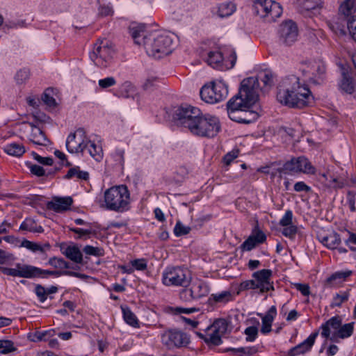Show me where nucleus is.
I'll list each match as a JSON object with an SVG mask.
<instances>
[{"label": "nucleus", "instance_id": "1", "mask_svg": "<svg viewBox=\"0 0 356 356\" xmlns=\"http://www.w3.org/2000/svg\"><path fill=\"white\" fill-rule=\"evenodd\" d=\"M259 82L256 77H249L242 81L238 94L227 103L229 118L235 122L250 124L257 114L249 109L258 101Z\"/></svg>", "mask_w": 356, "mask_h": 356}, {"label": "nucleus", "instance_id": "2", "mask_svg": "<svg viewBox=\"0 0 356 356\" xmlns=\"http://www.w3.org/2000/svg\"><path fill=\"white\" fill-rule=\"evenodd\" d=\"M129 33L134 42L143 45L147 54L156 58L168 55L172 51V39L167 33L148 32L144 25L132 24Z\"/></svg>", "mask_w": 356, "mask_h": 356}, {"label": "nucleus", "instance_id": "3", "mask_svg": "<svg viewBox=\"0 0 356 356\" xmlns=\"http://www.w3.org/2000/svg\"><path fill=\"white\" fill-rule=\"evenodd\" d=\"M277 99L282 104L302 108L311 103L312 93L305 86H300L299 78L291 75L284 78L278 86Z\"/></svg>", "mask_w": 356, "mask_h": 356}, {"label": "nucleus", "instance_id": "4", "mask_svg": "<svg viewBox=\"0 0 356 356\" xmlns=\"http://www.w3.org/2000/svg\"><path fill=\"white\" fill-rule=\"evenodd\" d=\"M130 193L125 185L113 186L104 192L105 207L116 212L129 209Z\"/></svg>", "mask_w": 356, "mask_h": 356}, {"label": "nucleus", "instance_id": "5", "mask_svg": "<svg viewBox=\"0 0 356 356\" xmlns=\"http://www.w3.org/2000/svg\"><path fill=\"white\" fill-rule=\"evenodd\" d=\"M0 270L2 273L7 275L14 277L18 276L26 278H47L49 277H58L62 275L74 276L81 279H86L89 277L84 274L69 270H42L40 268H0Z\"/></svg>", "mask_w": 356, "mask_h": 356}, {"label": "nucleus", "instance_id": "6", "mask_svg": "<svg viewBox=\"0 0 356 356\" xmlns=\"http://www.w3.org/2000/svg\"><path fill=\"white\" fill-rule=\"evenodd\" d=\"M253 13L267 22H272L282 14L280 4L273 0H251Z\"/></svg>", "mask_w": 356, "mask_h": 356}, {"label": "nucleus", "instance_id": "7", "mask_svg": "<svg viewBox=\"0 0 356 356\" xmlns=\"http://www.w3.org/2000/svg\"><path fill=\"white\" fill-rule=\"evenodd\" d=\"M220 130V124L218 118L202 113L191 130L193 135L211 138L217 135Z\"/></svg>", "mask_w": 356, "mask_h": 356}, {"label": "nucleus", "instance_id": "8", "mask_svg": "<svg viewBox=\"0 0 356 356\" xmlns=\"http://www.w3.org/2000/svg\"><path fill=\"white\" fill-rule=\"evenodd\" d=\"M228 324L226 320L217 319L204 332H197L209 346H216L222 343V337L227 332Z\"/></svg>", "mask_w": 356, "mask_h": 356}, {"label": "nucleus", "instance_id": "9", "mask_svg": "<svg viewBox=\"0 0 356 356\" xmlns=\"http://www.w3.org/2000/svg\"><path fill=\"white\" fill-rule=\"evenodd\" d=\"M201 113L202 111L197 107L182 104L175 111L172 118L178 125L183 126L191 131Z\"/></svg>", "mask_w": 356, "mask_h": 356}, {"label": "nucleus", "instance_id": "10", "mask_svg": "<svg viewBox=\"0 0 356 356\" xmlns=\"http://www.w3.org/2000/svg\"><path fill=\"white\" fill-rule=\"evenodd\" d=\"M114 55V47L105 40L95 45L92 52L90 54V58L97 66L106 68L112 64Z\"/></svg>", "mask_w": 356, "mask_h": 356}, {"label": "nucleus", "instance_id": "11", "mask_svg": "<svg viewBox=\"0 0 356 356\" xmlns=\"http://www.w3.org/2000/svg\"><path fill=\"white\" fill-rule=\"evenodd\" d=\"M228 90L227 86L221 81L204 86L200 90L201 99L209 104L219 102L227 97Z\"/></svg>", "mask_w": 356, "mask_h": 356}, {"label": "nucleus", "instance_id": "12", "mask_svg": "<svg viewBox=\"0 0 356 356\" xmlns=\"http://www.w3.org/2000/svg\"><path fill=\"white\" fill-rule=\"evenodd\" d=\"M279 172L285 175H295L298 173L314 175L315 173V168L307 158L299 156L292 158L291 160L286 161L283 166L279 169Z\"/></svg>", "mask_w": 356, "mask_h": 356}, {"label": "nucleus", "instance_id": "13", "mask_svg": "<svg viewBox=\"0 0 356 356\" xmlns=\"http://www.w3.org/2000/svg\"><path fill=\"white\" fill-rule=\"evenodd\" d=\"M162 343L170 350L186 347L190 343L189 336L177 329H169L161 335Z\"/></svg>", "mask_w": 356, "mask_h": 356}, {"label": "nucleus", "instance_id": "14", "mask_svg": "<svg viewBox=\"0 0 356 356\" xmlns=\"http://www.w3.org/2000/svg\"><path fill=\"white\" fill-rule=\"evenodd\" d=\"M191 277L184 268H167L163 273V283L166 286H186Z\"/></svg>", "mask_w": 356, "mask_h": 356}, {"label": "nucleus", "instance_id": "15", "mask_svg": "<svg viewBox=\"0 0 356 356\" xmlns=\"http://www.w3.org/2000/svg\"><path fill=\"white\" fill-rule=\"evenodd\" d=\"M89 139L83 129L79 128L74 133L70 134L66 140V147L70 153L83 152L88 146Z\"/></svg>", "mask_w": 356, "mask_h": 356}, {"label": "nucleus", "instance_id": "16", "mask_svg": "<svg viewBox=\"0 0 356 356\" xmlns=\"http://www.w3.org/2000/svg\"><path fill=\"white\" fill-rule=\"evenodd\" d=\"M298 30L296 24L291 20L283 22L279 29V40L284 45L293 44L298 38Z\"/></svg>", "mask_w": 356, "mask_h": 356}, {"label": "nucleus", "instance_id": "17", "mask_svg": "<svg viewBox=\"0 0 356 356\" xmlns=\"http://www.w3.org/2000/svg\"><path fill=\"white\" fill-rule=\"evenodd\" d=\"M271 275V270L266 268L254 273L253 278L256 284V287L257 289H259L261 293L274 290L273 282H270Z\"/></svg>", "mask_w": 356, "mask_h": 356}, {"label": "nucleus", "instance_id": "18", "mask_svg": "<svg viewBox=\"0 0 356 356\" xmlns=\"http://www.w3.org/2000/svg\"><path fill=\"white\" fill-rule=\"evenodd\" d=\"M318 335V331L312 333L304 341L291 348L288 352V356H298L309 352L314 344Z\"/></svg>", "mask_w": 356, "mask_h": 356}, {"label": "nucleus", "instance_id": "19", "mask_svg": "<svg viewBox=\"0 0 356 356\" xmlns=\"http://www.w3.org/2000/svg\"><path fill=\"white\" fill-rule=\"evenodd\" d=\"M302 71L308 74L309 79H314V81L318 82V79H322L325 74V64L320 60L314 61L310 63Z\"/></svg>", "mask_w": 356, "mask_h": 356}, {"label": "nucleus", "instance_id": "20", "mask_svg": "<svg viewBox=\"0 0 356 356\" xmlns=\"http://www.w3.org/2000/svg\"><path fill=\"white\" fill-rule=\"evenodd\" d=\"M341 325V321L338 316H334L329 319L321 327L322 332L321 336L324 338L334 337L335 333H337L339 327Z\"/></svg>", "mask_w": 356, "mask_h": 356}, {"label": "nucleus", "instance_id": "21", "mask_svg": "<svg viewBox=\"0 0 356 356\" xmlns=\"http://www.w3.org/2000/svg\"><path fill=\"white\" fill-rule=\"evenodd\" d=\"M73 200L70 197H54L47 203V208L58 213L67 211L70 209Z\"/></svg>", "mask_w": 356, "mask_h": 356}, {"label": "nucleus", "instance_id": "22", "mask_svg": "<svg viewBox=\"0 0 356 356\" xmlns=\"http://www.w3.org/2000/svg\"><path fill=\"white\" fill-rule=\"evenodd\" d=\"M202 56L208 65L213 68H218L222 65L223 56L218 49L210 51L204 50L202 53Z\"/></svg>", "mask_w": 356, "mask_h": 356}, {"label": "nucleus", "instance_id": "23", "mask_svg": "<svg viewBox=\"0 0 356 356\" xmlns=\"http://www.w3.org/2000/svg\"><path fill=\"white\" fill-rule=\"evenodd\" d=\"M61 252L70 260L81 264L83 259L82 252L75 245L63 244L60 246Z\"/></svg>", "mask_w": 356, "mask_h": 356}, {"label": "nucleus", "instance_id": "24", "mask_svg": "<svg viewBox=\"0 0 356 356\" xmlns=\"http://www.w3.org/2000/svg\"><path fill=\"white\" fill-rule=\"evenodd\" d=\"M189 287L195 300L206 296L209 293L208 284L202 280H197L193 281Z\"/></svg>", "mask_w": 356, "mask_h": 356}, {"label": "nucleus", "instance_id": "25", "mask_svg": "<svg viewBox=\"0 0 356 356\" xmlns=\"http://www.w3.org/2000/svg\"><path fill=\"white\" fill-rule=\"evenodd\" d=\"M319 241L330 249H336L341 242L339 234L336 232H332L327 235L318 234Z\"/></svg>", "mask_w": 356, "mask_h": 356}, {"label": "nucleus", "instance_id": "26", "mask_svg": "<svg viewBox=\"0 0 356 356\" xmlns=\"http://www.w3.org/2000/svg\"><path fill=\"white\" fill-rule=\"evenodd\" d=\"M277 314V309L275 306H272L268 309V312L264 315H259L261 317V332L266 334L271 331V326L275 316Z\"/></svg>", "mask_w": 356, "mask_h": 356}, {"label": "nucleus", "instance_id": "27", "mask_svg": "<svg viewBox=\"0 0 356 356\" xmlns=\"http://www.w3.org/2000/svg\"><path fill=\"white\" fill-rule=\"evenodd\" d=\"M234 295L229 291H222L219 293H212L208 298L210 305L218 303L225 304L233 300Z\"/></svg>", "mask_w": 356, "mask_h": 356}, {"label": "nucleus", "instance_id": "28", "mask_svg": "<svg viewBox=\"0 0 356 356\" xmlns=\"http://www.w3.org/2000/svg\"><path fill=\"white\" fill-rule=\"evenodd\" d=\"M31 133L30 136V140L38 145H46L47 143V139L43 133V131L35 126L31 124Z\"/></svg>", "mask_w": 356, "mask_h": 356}, {"label": "nucleus", "instance_id": "29", "mask_svg": "<svg viewBox=\"0 0 356 356\" xmlns=\"http://www.w3.org/2000/svg\"><path fill=\"white\" fill-rule=\"evenodd\" d=\"M3 149L8 154L16 157L22 156L26 152L24 146L18 143L7 144L3 147Z\"/></svg>", "mask_w": 356, "mask_h": 356}, {"label": "nucleus", "instance_id": "30", "mask_svg": "<svg viewBox=\"0 0 356 356\" xmlns=\"http://www.w3.org/2000/svg\"><path fill=\"white\" fill-rule=\"evenodd\" d=\"M340 89L348 94L353 93L355 83L353 79L346 73H343V77L340 83Z\"/></svg>", "mask_w": 356, "mask_h": 356}, {"label": "nucleus", "instance_id": "31", "mask_svg": "<svg viewBox=\"0 0 356 356\" xmlns=\"http://www.w3.org/2000/svg\"><path fill=\"white\" fill-rule=\"evenodd\" d=\"M121 309L125 322L134 327H138V320L136 316L131 312V310L126 306H121Z\"/></svg>", "mask_w": 356, "mask_h": 356}, {"label": "nucleus", "instance_id": "32", "mask_svg": "<svg viewBox=\"0 0 356 356\" xmlns=\"http://www.w3.org/2000/svg\"><path fill=\"white\" fill-rule=\"evenodd\" d=\"M353 332V323H346L339 327L337 333H335L334 337H330L332 341L337 338L345 339L350 337Z\"/></svg>", "mask_w": 356, "mask_h": 356}, {"label": "nucleus", "instance_id": "33", "mask_svg": "<svg viewBox=\"0 0 356 356\" xmlns=\"http://www.w3.org/2000/svg\"><path fill=\"white\" fill-rule=\"evenodd\" d=\"M22 246L32 251L33 252H44L47 250H49L50 245L49 244L41 245L35 242L28 240H24L22 242Z\"/></svg>", "mask_w": 356, "mask_h": 356}, {"label": "nucleus", "instance_id": "34", "mask_svg": "<svg viewBox=\"0 0 356 356\" xmlns=\"http://www.w3.org/2000/svg\"><path fill=\"white\" fill-rule=\"evenodd\" d=\"M19 229L29 231L33 233H42L44 232V229L42 226L37 225L33 220L28 218L22 222Z\"/></svg>", "mask_w": 356, "mask_h": 356}, {"label": "nucleus", "instance_id": "35", "mask_svg": "<svg viewBox=\"0 0 356 356\" xmlns=\"http://www.w3.org/2000/svg\"><path fill=\"white\" fill-rule=\"evenodd\" d=\"M88 153L97 161H100L103 159V149L100 145H97L94 142L89 140L88 146Z\"/></svg>", "mask_w": 356, "mask_h": 356}, {"label": "nucleus", "instance_id": "36", "mask_svg": "<svg viewBox=\"0 0 356 356\" xmlns=\"http://www.w3.org/2000/svg\"><path fill=\"white\" fill-rule=\"evenodd\" d=\"M73 177L86 181L89 179V173L87 171L81 170L79 166H75L71 168L65 175L66 179H72Z\"/></svg>", "mask_w": 356, "mask_h": 356}, {"label": "nucleus", "instance_id": "37", "mask_svg": "<svg viewBox=\"0 0 356 356\" xmlns=\"http://www.w3.org/2000/svg\"><path fill=\"white\" fill-rule=\"evenodd\" d=\"M235 5L227 2L221 3L218 7V15L220 17H227L230 16L235 11Z\"/></svg>", "mask_w": 356, "mask_h": 356}, {"label": "nucleus", "instance_id": "38", "mask_svg": "<svg viewBox=\"0 0 356 356\" xmlns=\"http://www.w3.org/2000/svg\"><path fill=\"white\" fill-rule=\"evenodd\" d=\"M300 12L314 10L321 4V0H298Z\"/></svg>", "mask_w": 356, "mask_h": 356}, {"label": "nucleus", "instance_id": "39", "mask_svg": "<svg viewBox=\"0 0 356 356\" xmlns=\"http://www.w3.org/2000/svg\"><path fill=\"white\" fill-rule=\"evenodd\" d=\"M356 9V0H345L340 6L339 11L344 15L348 16Z\"/></svg>", "mask_w": 356, "mask_h": 356}, {"label": "nucleus", "instance_id": "40", "mask_svg": "<svg viewBox=\"0 0 356 356\" xmlns=\"http://www.w3.org/2000/svg\"><path fill=\"white\" fill-rule=\"evenodd\" d=\"M54 93V89L49 88L44 91L42 95V102L49 107H55L56 106V99L53 97Z\"/></svg>", "mask_w": 356, "mask_h": 356}, {"label": "nucleus", "instance_id": "41", "mask_svg": "<svg viewBox=\"0 0 356 356\" xmlns=\"http://www.w3.org/2000/svg\"><path fill=\"white\" fill-rule=\"evenodd\" d=\"M351 273L352 272L350 270L336 272L327 277V282L329 283H332L333 282H337L338 283H340L344 281L348 276L351 275Z\"/></svg>", "mask_w": 356, "mask_h": 356}, {"label": "nucleus", "instance_id": "42", "mask_svg": "<svg viewBox=\"0 0 356 356\" xmlns=\"http://www.w3.org/2000/svg\"><path fill=\"white\" fill-rule=\"evenodd\" d=\"M349 293L347 291H343L339 293H337L332 299L330 306L332 307H341V305L348 300Z\"/></svg>", "mask_w": 356, "mask_h": 356}, {"label": "nucleus", "instance_id": "43", "mask_svg": "<svg viewBox=\"0 0 356 356\" xmlns=\"http://www.w3.org/2000/svg\"><path fill=\"white\" fill-rule=\"evenodd\" d=\"M227 351H232L234 354H238L241 356H249L257 352L254 347H241L238 348H229Z\"/></svg>", "mask_w": 356, "mask_h": 356}, {"label": "nucleus", "instance_id": "44", "mask_svg": "<svg viewBox=\"0 0 356 356\" xmlns=\"http://www.w3.org/2000/svg\"><path fill=\"white\" fill-rule=\"evenodd\" d=\"M16 350L13 341L10 340H0V353L7 354Z\"/></svg>", "mask_w": 356, "mask_h": 356}, {"label": "nucleus", "instance_id": "45", "mask_svg": "<svg viewBox=\"0 0 356 356\" xmlns=\"http://www.w3.org/2000/svg\"><path fill=\"white\" fill-rule=\"evenodd\" d=\"M250 236L254 237V239L257 244L263 243L266 240V234L259 228L258 226H256L252 229Z\"/></svg>", "mask_w": 356, "mask_h": 356}, {"label": "nucleus", "instance_id": "46", "mask_svg": "<svg viewBox=\"0 0 356 356\" xmlns=\"http://www.w3.org/2000/svg\"><path fill=\"white\" fill-rule=\"evenodd\" d=\"M83 252L86 255H92L95 257H99L104 254V251L102 248L92 245H86L83 249Z\"/></svg>", "mask_w": 356, "mask_h": 356}, {"label": "nucleus", "instance_id": "47", "mask_svg": "<svg viewBox=\"0 0 356 356\" xmlns=\"http://www.w3.org/2000/svg\"><path fill=\"white\" fill-rule=\"evenodd\" d=\"M356 192L353 191H348L346 195L347 204L349 206L351 212L355 213L356 211Z\"/></svg>", "mask_w": 356, "mask_h": 356}, {"label": "nucleus", "instance_id": "48", "mask_svg": "<svg viewBox=\"0 0 356 356\" xmlns=\"http://www.w3.org/2000/svg\"><path fill=\"white\" fill-rule=\"evenodd\" d=\"M191 231V227L184 225L181 222L178 221L174 228V233L177 236L186 235Z\"/></svg>", "mask_w": 356, "mask_h": 356}, {"label": "nucleus", "instance_id": "49", "mask_svg": "<svg viewBox=\"0 0 356 356\" xmlns=\"http://www.w3.org/2000/svg\"><path fill=\"white\" fill-rule=\"evenodd\" d=\"M29 70L26 69H23L17 72V73L15 75V80L18 84H22L29 79Z\"/></svg>", "mask_w": 356, "mask_h": 356}, {"label": "nucleus", "instance_id": "50", "mask_svg": "<svg viewBox=\"0 0 356 356\" xmlns=\"http://www.w3.org/2000/svg\"><path fill=\"white\" fill-rule=\"evenodd\" d=\"M257 243L254 241L253 236H249L241 245L243 251H250L257 245Z\"/></svg>", "mask_w": 356, "mask_h": 356}, {"label": "nucleus", "instance_id": "51", "mask_svg": "<svg viewBox=\"0 0 356 356\" xmlns=\"http://www.w3.org/2000/svg\"><path fill=\"white\" fill-rule=\"evenodd\" d=\"M179 298L182 301L186 302H189L195 300L190 287L182 289L179 293Z\"/></svg>", "mask_w": 356, "mask_h": 356}, {"label": "nucleus", "instance_id": "52", "mask_svg": "<svg viewBox=\"0 0 356 356\" xmlns=\"http://www.w3.org/2000/svg\"><path fill=\"white\" fill-rule=\"evenodd\" d=\"M99 86L102 89H106L116 84V80L113 76H108L99 79L98 81Z\"/></svg>", "mask_w": 356, "mask_h": 356}, {"label": "nucleus", "instance_id": "53", "mask_svg": "<svg viewBox=\"0 0 356 356\" xmlns=\"http://www.w3.org/2000/svg\"><path fill=\"white\" fill-rule=\"evenodd\" d=\"M159 80L156 77L152 76H149L145 80L143 84V88L146 90H151L152 88L157 86Z\"/></svg>", "mask_w": 356, "mask_h": 356}, {"label": "nucleus", "instance_id": "54", "mask_svg": "<svg viewBox=\"0 0 356 356\" xmlns=\"http://www.w3.org/2000/svg\"><path fill=\"white\" fill-rule=\"evenodd\" d=\"M293 213L291 210H286L284 215L280 220V225L282 227H286L292 225Z\"/></svg>", "mask_w": 356, "mask_h": 356}, {"label": "nucleus", "instance_id": "55", "mask_svg": "<svg viewBox=\"0 0 356 356\" xmlns=\"http://www.w3.org/2000/svg\"><path fill=\"white\" fill-rule=\"evenodd\" d=\"M298 228L296 225H290L289 226L284 227L282 233L284 236L293 238L297 234Z\"/></svg>", "mask_w": 356, "mask_h": 356}, {"label": "nucleus", "instance_id": "56", "mask_svg": "<svg viewBox=\"0 0 356 356\" xmlns=\"http://www.w3.org/2000/svg\"><path fill=\"white\" fill-rule=\"evenodd\" d=\"M348 29L353 38L356 41V16L348 19L347 23Z\"/></svg>", "mask_w": 356, "mask_h": 356}, {"label": "nucleus", "instance_id": "57", "mask_svg": "<svg viewBox=\"0 0 356 356\" xmlns=\"http://www.w3.org/2000/svg\"><path fill=\"white\" fill-rule=\"evenodd\" d=\"M238 150L233 149L232 151L226 154L223 157V162L226 165H229L231 163L238 157Z\"/></svg>", "mask_w": 356, "mask_h": 356}, {"label": "nucleus", "instance_id": "58", "mask_svg": "<svg viewBox=\"0 0 356 356\" xmlns=\"http://www.w3.org/2000/svg\"><path fill=\"white\" fill-rule=\"evenodd\" d=\"M258 330L254 326H250L245 330V334L247 335L246 340L248 341H253L257 335Z\"/></svg>", "mask_w": 356, "mask_h": 356}, {"label": "nucleus", "instance_id": "59", "mask_svg": "<svg viewBox=\"0 0 356 356\" xmlns=\"http://www.w3.org/2000/svg\"><path fill=\"white\" fill-rule=\"evenodd\" d=\"M27 165L29 166L30 171L32 174L38 177L44 175V170L42 167L36 164H32L31 163H27Z\"/></svg>", "mask_w": 356, "mask_h": 356}, {"label": "nucleus", "instance_id": "60", "mask_svg": "<svg viewBox=\"0 0 356 356\" xmlns=\"http://www.w3.org/2000/svg\"><path fill=\"white\" fill-rule=\"evenodd\" d=\"M134 91V86L129 82H124L121 86V95L124 97H129L130 96L129 93H132Z\"/></svg>", "mask_w": 356, "mask_h": 356}, {"label": "nucleus", "instance_id": "61", "mask_svg": "<svg viewBox=\"0 0 356 356\" xmlns=\"http://www.w3.org/2000/svg\"><path fill=\"white\" fill-rule=\"evenodd\" d=\"M296 289L299 291L304 296H309L310 294V287L307 284L294 283Z\"/></svg>", "mask_w": 356, "mask_h": 356}, {"label": "nucleus", "instance_id": "62", "mask_svg": "<svg viewBox=\"0 0 356 356\" xmlns=\"http://www.w3.org/2000/svg\"><path fill=\"white\" fill-rule=\"evenodd\" d=\"M33 155L34 159L41 164L46 165H51L53 164L54 161L51 157H42L35 152H33Z\"/></svg>", "mask_w": 356, "mask_h": 356}, {"label": "nucleus", "instance_id": "63", "mask_svg": "<svg viewBox=\"0 0 356 356\" xmlns=\"http://www.w3.org/2000/svg\"><path fill=\"white\" fill-rule=\"evenodd\" d=\"M259 79L265 86H270L273 83V75L271 72H264L259 75Z\"/></svg>", "mask_w": 356, "mask_h": 356}, {"label": "nucleus", "instance_id": "64", "mask_svg": "<svg viewBox=\"0 0 356 356\" xmlns=\"http://www.w3.org/2000/svg\"><path fill=\"white\" fill-rule=\"evenodd\" d=\"M329 186L333 188H342L344 186V181L341 179L331 177L329 180Z\"/></svg>", "mask_w": 356, "mask_h": 356}]
</instances>
